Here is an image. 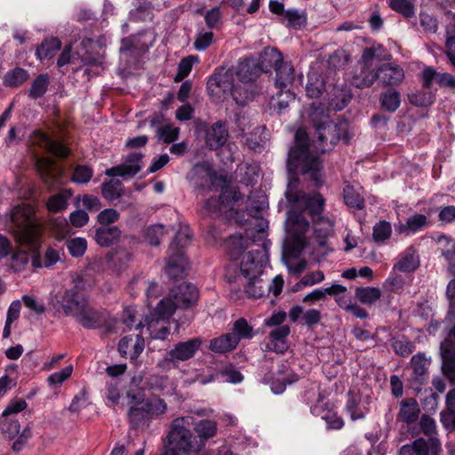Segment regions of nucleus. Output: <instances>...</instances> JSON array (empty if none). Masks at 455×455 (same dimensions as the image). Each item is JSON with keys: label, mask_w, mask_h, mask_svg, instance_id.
Wrapping results in <instances>:
<instances>
[{"label": "nucleus", "mask_w": 455, "mask_h": 455, "mask_svg": "<svg viewBox=\"0 0 455 455\" xmlns=\"http://www.w3.org/2000/svg\"><path fill=\"white\" fill-rule=\"evenodd\" d=\"M275 71V85L279 90H287V87L293 82V68L284 63L281 67L276 68Z\"/></svg>", "instance_id": "nucleus-40"}, {"label": "nucleus", "mask_w": 455, "mask_h": 455, "mask_svg": "<svg viewBox=\"0 0 455 455\" xmlns=\"http://www.w3.org/2000/svg\"><path fill=\"white\" fill-rule=\"evenodd\" d=\"M427 224V218L424 214H414L408 218L406 222H399L395 225V231L405 235H411L422 230Z\"/></svg>", "instance_id": "nucleus-27"}, {"label": "nucleus", "mask_w": 455, "mask_h": 455, "mask_svg": "<svg viewBox=\"0 0 455 455\" xmlns=\"http://www.w3.org/2000/svg\"><path fill=\"white\" fill-rule=\"evenodd\" d=\"M415 455H438L442 450L441 442L436 436L417 438L411 443Z\"/></svg>", "instance_id": "nucleus-28"}, {"label": "nucleus", "mask_w": 455, "mask_h": 455, "mask_svg": "<svg viewBox=\"0 0 455 455\" xmlns=\"http://www.w3.org/2000/svg\"><path fill=\"white\" fill-rule=\"evenodd\" d=\"M194 429L200 438L198 443H203V446H204L205 441L216 435L217 423L211 419H202L195 424Z\"/></svg>", "instance_id": "nucleus-37"}, {"label": "nucleus", "mask_w": 455, "mask_h": 455, "mask_svg": "<svg viewBox=\"0 0 455 455\" xmlns=\"http://www.w3.org/2000/svg\"><path fill=\"white\" fill-rule=\"evenodd\" d=\"M447 296L450 299V309L445 322H451L455 319V279H452L447 285Z\"/></svg>", "instance_id": "nucleus-64"}, {"label": "nucleus", "mask_w": 455, "mask_h": 455, "mask_svg": "<svg viewBox=\"0 0 455 455\" xmlns=\"http://www.w3.org/2000/svg\"><path fill=\"white\" fill-rule=\"evenodd\" d=\"M388 4L392 10L406 18H411L415 14L414 5L410 0H388Z\"/></svg>", "instance_id": "nucleus-54"}, {"label": "nucleus", "mask_w": 455, "mask_h": 455, "mask_svg": "<svg viewBox=\"0 0 455 455\" xmlns=\"http://www.w3.org/2000/svg\"><path fill=\"white\" fill-rule=\"evenodd\" d=\"M370 399H363L359 394L348 393L346 411L352 420L363 419L369 412Z\"/></svg>", "instance_id": "nucleus-23"}, {"label": "nucleus", "mask_w": 455, "mask_h": 455, "mask_svg": "<svg viewBox=\"0 0 455 455\" xmlns=\"http://www.w3.org/2000/svg\"><path fill=\"white\" fill-rule=\"evenodd\" d=\"M213 33L211 31H201L197 34L194 46L197 51L206 50L212 43Z\"/></svg>", "instance_id": "nucleus-62"}, {"label": "nucleus", "mask_w": 455, "mask_h": 455, "mask_svg": "<svg viewBox=\"0 0 455 455\" xmlns=\"http://www.w3.org/2000/svg\"><path fill=\"white\" fill-rule=\"evenodd\" d=\"M228 253L232 260L238 259L243 251L248 248V239L240 234L230 235L225 242Z\"/></svg>", "instance_id": "nucleus-32"}, {"label": "nucleus", "mask_w": 455, "mask_h": 455, "mask_svg": "<svg viewBox=\"0 0 455 455\" xmlns=\"http://www.w3.org/2000/svg\"><path fill=\"white\" fill-rule=\"evenodd\" d=\"M392 235L391 223L387 220H379L372 228V239L378 244H384Z\"/></svg>", "instance_id": "nucleus-45"}, {"label": "nucleus", "mask_w": 455, "mask_h": 455, "mask_svg": "<svg viewBox=\"0 0 455 455\" xmlns=\"http://www.w3.org/2000/svg\"><path fill=\"white\" fill-rule=\"evenodd\" d=\"M380 101L383 108L389 112H395L400 106V94L396 91L382 93Z\"/></svg>", "instance_id": "nucleus-55"}, {"label": "nucleus", "mask_w": 455, "mask_h": 455, "mask_svg": "<svg viewBox=\"0 0 455 455\" xmlns=\"http://www.w3.org/2000/svg\"><path fill=\"white\" fill-rule=\"evenodd\" d=\"M286 224L289 231L293 233L299 241L309 227L308 221L302 216L301 212L296 211L289 212Z\"/></svg>", "instance_id": "nucleus-29"}, {"label": "nucleus", "mask_w": 455, "mask_h": 455, "mask_svg": "<svg viewBox=\"0 0 455 455\" xmlns=\"http://www.w3.org/2000/svg\"><path fill=\"white\" fill-rule=\"evenodd\" d=\"M310 411L313 415L323 419L330 429L337 430L344 426L343 419L338 416L337 412L328 403L318 402L311 407Z\"/></svg>", "instance_id": "nucleus-21"}, {"label": "nucleus", "mask_w": 455, "mask_h": 455, "mask_svg": "<svg viewBox=\"0 0 455 455\" xmlns=\"http://www.w3.org/2000/svg\"><path fill=\"white\" fill-rule=\"evenodd\" d=\"M419 427L423 434L428 437L435 436L436 423L434 419L427 415H423L419 420Z\"/></svg>", "instance_id": "nucleus-63"}, {"label": "nucleus", "mask_w": 455, "mask_h": 455, "mask_svg": "<svg viewBox=\"0 0 455 455\" xmlns=\"http://www.w3.org/2000/svg\"><path fill=\"white\" fill-rule=\"evenodd\" d=\"M262 67L252 55L240 58L235 66L217 68L207 81V92L213 100L232 96L237 105L244 106L254 97V83Z\"/></svg>", "instance_id": "nucleus-2"}, {"label": "nucleus", "mask_w": 455, "mask_h": 455, "mask_svg": "<svg viewBox=\"0 0 455 455\" xmlns=\"http://www.w3.org/2000/svg\"><path fill=\"white\" fill-rule=\"evenodd\" d=\"M199 61L198 56L189 55L188 57L183 58L179 65H178V72L175 76L174 81L180 82L182 81L185 77H187L193 68V65Z\"/></svg>", "instance_id": "nucleus-49"}, {"label": "nucleus", "mask_w": 455, "mask_h": 455, "mask_svg": "<svg viewBox=\"0 0 455 455\" xmlns=\"http://www.w3.org/2000/svg\"><path fill=\"white\" fill-rule=\"evenodd\" d=\"M61 48V42L57 37L44 40L36 49V55L40 60L52 59Z\"/></svg>", "instance_id": "nucleus-36"}, {"label": "nucleus", "mask_w": 455, "mask_h": 455, "mask_svg": "<svg viewBox=\"0 0 455 455\" xmlns=\"http://www.w3.org/2000/svg\"><path fill=\"white\" fill-rule=\"evenodd\" d=\"M238 343L231 333H227L211 340L210 349L214 353H226L235 349Z\"/></svg>", "instance_id": "nucleus-35"}, {"label": "nucleus", "mask_w": 455, "mask_h": 455, "mask_svg": "<svg viewBox=\"0 0 455 455\" xmlns=\"http://www.w3.org/2000/svg\"><path fill=\"white\" fill-rule=\"evenodd\" d=\"M267 263L268 253L265 244L260 248L250 251L243 257L240 270L243 275L248 279L244 289L249 297L258 299L267 291L265 282L259 276Z\"/></svg>", "instance_id": "nucleus-6"}, {"label": "nucleus", "mask_w": 455, "mask_h": 455, "mask_svg": "<svg viewBox=\"0 0 455 455\" xmlns=\"http://www.w3.org/2000/svg\"><path fill=\"white\" fill-rule=\"evenodd\" d=\"M143 155L140 153H131L124 159V163L108 168L105 174L108 177H121L127 179L136 175L142 168L141 161Z\"/></svg>", "instance_id": "nucleus-15"}, {"label": "nucleus", "mask_w": 455, "mask_h": 455, "mask_svg": "<svg viewBox=\"0 0 455 455\" xmlns=\"http://www.w3.org/2000/svg\"><path fill=\"white\" fill-rule=\"evenodd\" d=\"M71 189H62L59 193L49 197L46 207L50 212H60L68 206V201L72 197Z\"/></svg>", "instance_id": "nucleus-34"}, {"label": "nucleus", "mask_w": 455, "mask_h": 455, "mask_svg": "<svg viewBox=\"0 0 455 455\" xmlns=\"http://www.w3.org/2000/svg\"><path fill=\"white\" fill-rule=\"evenodd\" d=\"M32 141L39 147L44 148L49 153L59 156L65 157L68 155V149L60 141L51 139L46 133L36 130L32 134Z\"/></svg>", "instance_id": "nucleus-20"}, {"label": "nucleus", "mask_w": 455, "mask_h": 455, "mask_svg": "<svg viewBox=\"0 0 455 455\" xmlns=\"http://www.w3.org/2000/svg\"><path fill=\"white\" fill-rule=\"evenodd\" d=\"M228 139V132L224 122L218 121L205 132V144L211 150L222 149Z\"/></svg>", "instance_id": "nucleus-18"}, {"label": "nucleus", "mask_w": 455, "mask_h": 455, "mask_svg": "<svg viewBox=\"0 0 455 455\" xmlns=\"http://www.w3.org/2000/svg\"><path fill=\"white\" fill-rule=\"evenodd\" d=\"M174 301L170 298L163 299L156 307V313L160 319H170L176 308L189 307L197 302L199 292L192 283H181L172 291Z\"/></svg>", "instance_id": "nucleus-8"}, {"label": "nucleus", "mask_w": 455, "mask_h": 455, "mask_svg": "<svg viewBox=\"0 0 455 455\" xmlns=\"http://www.w3.org/2000/svg\"><path fill=\"white\" fill-rule=\"evenodd\" d=\"M412 280L413 278L411 275L403 276L393 269L389 276L385 280L383 286L392 292L401 294L406 288L411 285Z\"/></svg>", "instance_id": "nucleus-31"}, {"label": "nucleus", "mask_w": 455, "mask_h": 455, "mask_svg": "<svg viewBox=\"0 0 455 455\" xmlns=\"http://www.w3.org/2000/svg\"><path fill=\"white\" fill-rule=\"evenodd\" d=\"M290 333L288 325H281L274 329L268 335L266 348L268 351L283 354L288 349L287 337Z\"/></svg>", "instance_id": "nucleus-22"}, {"label": "nucleus", "mask_w": 455, "mask_h": 455, "mask_svg": "<svg viewBox=\"0 0 455 455\" xmlns=\"http://www.w3.org/2000/svg\"><path fill=\"white\" fill-rule=\"evenodd\" d=\"M93 174V171L87 165H78L75 168L71 180L76 184L88 183Z\"/></svg>", "instance_id": "nucleus-59"}, {"label": "nucleus", "mask_w": 455, "mask_h": 455, "mask_svg": "<svg viewBox=\"0 0 455 455\" xmlns=\"http://www.w3.org/2000/svg\"><path fill=\"white\" fill-rule=\"evenodd\" d=\"M345 204L354 209L361 210L363 208L364 203L361 196L350 186H347L343 190Z\"/></svg>", "instance_id": "nucleus-56"}, {"label": "nucleus", "mask_w": 455, "mask_h": 455, "mask_svg": "<svg viewBox=\"0 0 455 455\" xmlns=\"http://www.w3.org/2000/svg\"><path fill=\"white\" fill-rule=\"evenodd\" d=\"M257 60L259 67H262V72H267L270 68L276 70V68L285 63L283 60V54L274 47L265 48Z\"/></svg>", "instance_id": "nucleus-26"}, {"label": "nucleus", "mask_w": 455, "mask_h": 455, "mask_svg": "<svg viewBox=\"0 0 455 455\" xmlns=\"http://www.w3.org/2000/svg\"><path fill=\"white\" fill-rule=\"evenodd\" d=\"M203 344L201 338H194L187 341L179 342L166 353V356L159 363V366L171 368L177 366L180 362L191 359L200 349Z\"/></svg>", "instance_id": "nucleus-12"}, {"label": "nucleus", "mask_w": 455, "mask_h": 455, "mask_svg": "<svg viewBox=\"0 0 455 455\" xmlns=\"http://www.w3.org/2000/svg\"><path fill=\"white\" fill-rule=\"evenodd\" d=\"M409 100L417 107H427L434 102L435 95L432 92L419 91L409 94Z\"/></svg>", "instance_id": "nucleus-58"}, {"label": "nucleus", "mask_w": 455, "mask_h": 455, "mask_svg": "<svg viewBox=\"0 0 455 455\" xmlns=\"http://www.w3.org/2000/svg\"><path fill=\"white\" fill-rule=\"evenodd\" d=\"M298 178H290L285 191L287 200L293 204L294 208L307 211L312 219L320 216L323 211L325 200L318 192L306 194L298 190Z\"/></svg>", "instance_id": "nucleus-9"}, {"label": "nucleus", "mask_w": 455, "mask_h": 455, "mask_svg": "<svg viewBox=\"0 0 455 455\" xmlns=\"http://www.w3.org/2000/svg\"><path fill=\"white\" fill-rule=\"evenodd\" d=\"M213 174L212 165L208 162H202L195 164L193 168L187 174V179L190 182L198 184L199 180L204 178H212Z\"/></svg>", "instance_id": "nucleus-42"}, {"label": "nucleus", "mask_w": 455, "mask_h": 455, "mask_svg": "<svg viewBox=\"0 0 455 455\" xmlns=\"http://www.w3.org/2000/svg\"><path fill=\"white\" fill-rule=\"evenodd\" d=\"M170 319H160L156 313V308L154 313L146 317L147 329L152 339H164L170 333V329L167 326Z\"/></svg>", "instance_id": "nucleus-24"}, {"label": "nucleus", "mask_w": 455, "mask_h": 455, "mask_svg": "<svg viewBox=\"0 0 455 455\" xmlns=\"http://www.w3.org/2000/svg\"><path fill=\"white\" fill-rule=\"evenodd\" d=\"M188 227L180 228L170 244V256L167 259L165 273L174 280L181 279L187 275L188 262L182 251L190 242Z\"/></svg>", "instance_id": "nucleus-7"}, {"label": "nucleus", "mask_w": 455, "mask_h": 455, "mask_svg": "<svg viewBox=\"0 0 455 455\" xmlns=\"http://www.w3.org/2000/svg\"><path fill=\"white\" fill-rule=\"evenodd\" d=\"M145 348V340L141 334H130L123 337L118 343V352L122 357L136 361Z\"/></svg>", "instance_id": "nucleus-17"}, {"label": "nucleus", "mask_w": 455, "mask_h": 455, "mask_svg": "<svg viewBox=\"0 0 455 455\" xmlns=\"http://www.w3.org/2000/svg\"><path fill=\"white\" fill-rule=\"evenodd\" d=\"M29 77L28 72L21 68L8 71L4 76V84L8 87H19Z\"/></svg>", "instance_id": "nucleus-44"}, {"label": "nucleus", "mask_w": 455, "mask_h": 455, "mask_svg": "<svg viewBox=\"0 0 455 455\" xmlns=\"http://www.w3.org/2000/svg\"><path fill=\"white\" fill-rule=\"evenodd\" d=\"M150 125L156 128V137L159 141L170 144L178 140L180 128L165 120L164 116H156L150 120Z\"/></svg>", "instance_id": "nucleus-16"}, {"label": "nucleus", "mask_w": 455, "mask_h": 455, "mask_svg": "<svg viewBox=\"0 0 455 455\" xmlns=\"http://www.w3.org/2000/svg\"><path fill=\"white\" fill-rule=\"evenodd\" d=\"M419 266V256L412 248H409L398 256L393 269L394 271L410 274L414 272Z\"/></svg>", "instance_id": "nucleus-25"}, {"label": "nucleus", "mask_w": 455, "mask_h": 455, "mask_svg": "<svg viewBox=\"0 0 455 455\" xmlns=\"http://www.w3.org/2000/svg\"><path fill=\"white\" fill-rule=\"evenodd\" d=\"M419 412L417 401L414 398H407L401 402L398 419L408 424L413 423L418 419Z\"/></svg>", "instance_id": "nucleus-33"}, {"label": "nucleus", "mask_w": 455, "mask_h": 455, "mask_svg": "<svg viewBox=\"0 0 455 455\" xmlns=\"http://www.w3.org/2000/svg\"><path fill=\"white\" fill-rule=\"evenodd\" d=\"M121 230L116 226H102L96 229L95 241L103 247H108L118 241Z\"/></svg>", "instance_id": "nucleus-30"}, {"label": "nucleus", "mask_w": 455, "mask_h": 455, "mask_svg": "<svg viewBox=\"0 0 455 455\" xmlns=\"http://www.w3.org/2000/svg\"><path fill=\"white\" fill-rule=\"evenodd\" d=\"M411 363L414 374L419 377H423L427 372L430 362L426 357L424 353L419 352L411 357Z\"/></svg>", "instance_id": "nucleus-52"}, {"label": "nucleus", "mask_w": 455, "mask_h": 455, "mask_svg": "<svg viewBox=\"0 0 455 455\" xmlns=\"http://www.w3.org/2000/svg\"><path fill=\"white\" fill-rule=\"evenodd\" d=\"M345 291H347V288L345 286L341 284H332L331 286L325 289L319 288L314 290L304 297L303 301L315 302L323 299L326 295L344 293Z\"/></svg>", "instance_id": "nucleus-39"}, {"label": "nucleus", "mask_w": 455, "mask_h": 455, "mask_svg": "<svg viewBox=\"0 0 455 455\" xmlns=\"http://www.w3.org/2000/svg\"><path fill=\"white\" fill-rule=\"evenodd\" d=\"M298 380V376L295 373H290L282 378L274 379L270 382L271 391L275 395H281L286 389L287 385H291Z\"/></svg>", "instance_id": "nucleus-51"}, {"label": "nucleus", "mask_w": 455, "mask_h": 455, "mask_svg": "<svg viewBox=\"0 0 455 455\" xmlns=\"http://www.w3.org/2000/svg\"><path fill=\"white\" fill-rule=\"evenodd\" d=\"M447 338L441 343L440 350L444 368H455V319L446 322Z\"/></svg>", "instance_id": "nucleus-19"}, {"label": "nucleus", "mask_w": 455, "mask_h": 455, "mask_svg": "<svg viewBox=\"0 0 455 455\" xmlns=\"http://www.w3.org/2000/svg\"><path fill=\"white\" fill-rule=\"evenodd\" d=\"M314 111L311 119L315 128V140L312 145L308 142L306 131L299 128L294 136V144L288 152L287 169L291 174L307 176L315 187L323 184L322 162L318 153L331 151L340 139V126L335 122L323 116L317 120L315 103L312 104Z\"/></svg>", "instance_id": "nucleus-1"}, {"label": "nucleus", "mask_w": 455, "mask_h": 455, "mask_svg": "<svg viewBox=\"0 0 455 455\" xmlns=\"http://www.w3.org/2000/svg\"><path fill=\"white\" fill-rule=\"evenodd\" d=\"M391 346L395 353L402 357L409 356L415 350V344L403 335L393 337Z\"/></svg>", "instance_id": "nucleus-43"}, {"label": "nucleus", "mask_w": 455, "mask_h": 455, "mask_svg": "<svg viewBox=\"0 0 455 455\" xmlns=\"http://www.w3.org/2000/svg\"><path fill=\"white\" fill-rule=\"evenodd\" d=\"M283 22L287 26L293 28H301L307 23V16L304 12H299L294 9L285 11Z\"/></svg>", "instance_id": "nucleus-48"}, {"label": "nucleus", "mask_w": 455, "mask_h": 455, "mask_svg": "<svg viewBox=\"0 0 455 455\" xmlns=\"http://www.w3.org/2000/svg\"><path fill=\"white\" fill-rule=\"evenodd\" d=\"M295 99L294 94L289 90H279L275 96L273 97V104L279 111L285 109L289 106V102Z\"/></svg>", "instance_id": "nucleus-61"}, {"label": "nucleus", "mask_w": 455, "mask_h": 455, "mask_svg": "<svg viewBox=\"0 0 455 455\" xmlns=\"http://www.w3.org/2000/svg\"><path fill=\"white\" fill-rule=\"evenodd\" d=\"M35 210L29 204H21L13 208L12 221L17 228L21 243L34 246L38 241V231L34 222Z\"/></svg>", "instance_id": "nucleus-10"}, {"label": "nucleus", "mask_w": 455, "mask_h": 455, "mask_svg": "<svg viewBox=\"0 0 455 455\" xmlns=\"http://www.w3.org/2000/svg\"><path fill=\"white\" fill-rule=\"evenodd\" d=\"M72 372H73V366L68 365V366L64 367L63 369H61L60 371L51 374L48 377L47 381H48L49 385L52 387H60L68 378H70V376L72 375Z\"/></svg>", "instance_id": "nucleus-57"}, {"label": "nucleus", "mask_w": 455, "mask_h": 455, "mask_svg": "<svg viewBox=\"0 0 455 455\" xmlns=\"http://www.w3.org/2000/svg\"><path fill=\"white\" fill-rule=\"evenodd\" d=\"M143 155L140 153H131L124 159V163L108 168L105 174L108 177H121L127 179L136 175L142 168L141 161Z\"/></svg>", "instance_id": "nucleus-14"}, {"label": "nucleus", "mask_w": 455, "mask_h": 455, "mask_svg": "<svg viewBox=\"0 0 455 455\" xmlns=\"http://www.w3.org/2000/svg\"><path fill=\"white\" fill-rule=\"evenodd\" d=\"M124 191V185L118 180H110L104 182L101 186L102 196L108 201H114L118 199Z\"/></svg>", "instance_id": "nucleus-47"}, {"label": "nucleus", "mask_w": 455, "mask_h": 455, "mask_svg": "<svg viewBox=\"0 0 455 455\" xmlns=\"http://www.w3.org/2000/svg\"><path fill=\"white\" fill-rule=\"evenodd\" d=\"M232 336L235 338L239 344L242 339H251L254 336L252 326L243 317L237 319L232 327Z\"/></svg>", "instance_id": "nucleus-38"}, {"label": "nucleus", "mask_w": 455, "mask_h": 455, "mask_svg": "<svg viewBox=\"0 0 455 455\" xmlns=\"http://www.w3.org/2000/svg\"><path fill=\"white\" fill-rule=\"evenodd\" d=\"M312 220L315 236H329L332 233L333 222L330 219L320 215Z\"/></svg>", "instance_id": "nucleus-50"}, {"label": "nucleus", "mask_w": 455, "mask_h": 455, "mask_svg": "<svg viewBox=\"0 0 455 455\" xmlns=\"http://www.w3.org/2000/svg\"><path fill=\"white\" fill-rule=\"evenodd\" d=\"M392 55L380 44H374L363 51L361 60L363 67L359 75L355 76L352 84L357 88L371 86L375 81L382 86H395L400 84L405 77L403 68L394 62L379 65L376 70L371 67L374 62L390 61Z\"/></svg>", "instance_id": "nucleus-3"}, {"label": "nucleus", "mask_w": 455, "mask_h": 455, "mask_svg": "<svg viewBox=\"0 0 455 455\" xmlns=\"http://www.w3.org/2000/svg\"><path fill=\"white\" fill-rule=\"evenodd\" d=\"M50 84V77L47 74H40L32 82L29 89L28 96L31 99L36 100L43 97L47 92Z\"/></svg>", "instance_id": "nucleus-46"}, {"label": "nucleus", "mask_w": 455, "mask_h": 455, "mask_svg": "<svg viewBox=\"0 0 455 455\" xmlns=\"http://www.w3.org/2000/svg\"><path fill=\"white\" fill-rule=\"evenodd\" d=\"M86 299V297L75 286L52 293L49 303L57 312L74 317Z\"/></svg>", "instance_id": "nucleus-11"}, {"label": "nucleus", "mask_w": 455, "mask_h": 455, "mask_svg": "<svg viewBox=\"0 0 455 455\" xmlns=\"http://www.w3.org/2000/svg\"><path fill=\"white\" fill-rule=\"evenodd\" d=\"M355 297L363 304L372 305L381 297V291L378 287H358L355 289Z\"/></svg>", "instance_id": "nucleus-41"}, {"label": "nucleus", "mask_w": 455, "mask_h": 455, "mask_svg": "<svg viewBox=\"0 0 455 455\" xmlns=\"http://www.w3.org/2000/svg\"><path fill=\"white\" fill-rule=\"evenodd\" d=\"M193 426L194 419L191 416L174 419L166 437L168 449L162 455H185L200 451L203 443H198L193 435Z\"/></svg>", "instance_id": "nucleus-5"}, {"label": "nucleus", "mask_w": 455, "mask_h": 455, "mask_svg": "<svg viewBox=\"0 0 455 455\" xmlns=\"http://www.w3.org/2000/svg\"><path fill=\"white\" fill-rule=\"evenodd\" d=\"M67 249L72 257H82L87 250V241L83 237L72 238L67 242Z\"/></svg>", "instance_id": "nucleus-53"}, {"label": "nucleus", "mask_w": 455, "mask_h": 455, "mask_svg": "<svg viewBox=\"0 0 455 455\" xmlns=\"http://www.w3.org/2000/svg\"><path fill=\"white\" fill-rule=\"evenodd\" d=\"M77 323L85 329H99L105 327L107 331H111L108 323L109 315L105 310L92 307L86 299L74 316Z\"/></svg>", "instance_id": "nucleus-13"}, {"label": "nucleus", "mask_w": 455, "mask_h": 455, "mask_svg": "<svg viewBox=\"0 0 455 455\" xmlns=\"http://www.w3.org/2000/svg\"><path fill=\"white\" fill-rule=\"evenodd\" d=\"M165 234V228L162 224H154L146 230V238L151 245H158Z\"/></svg>", "instance_id": "nucleus-60"}, {"label": "nucleus", "mask_w": 455, "mask_h": 455, "mask_svg": "<svg viewBox=\"0 0 455 455\" xmlns=\"http://www.w3.org/2000/svg\"><path fill=\"white\" fill-rule=\"evenodd\" d=\"M128 419L133 428L148 427L153 419L161 418L168 410L166 402L154 395L145 398L143 394L127 393Z\"/></svg>", "instance_id": "nucleus-4"}]
</instances>
